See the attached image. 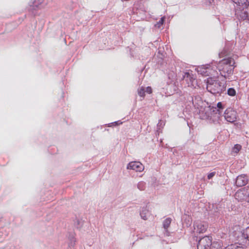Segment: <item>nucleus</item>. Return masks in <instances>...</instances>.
<instances>
[{
	"mask_svg": "<svg viewBox=\"0 0 249 249\" xmlns=\"http://www.w3.org/2000/svg\"><path fill=\"white\" fill-rule=\"evenodd\" d=\"M187 101L192 103L193 106L198 110V113L201 119L205 120L208 118L211 114V106L208 102L203 101L201 97L198 94L189 95Z\"/></svg>",
	"mask_w": 249,
	"mask_h": 249,
	"instance_id": "f257e3e1",
	"label": "nucleus"
},
{
	"mask_svg": "<svg viewBox=\"0 0 249 249\" xmlns=\"http://www.w3.org/2000/svg\"><path fill=\"white\" fill-rule=\"evenodd\" d=\"M206 81V89L208 91L216 96L226 93V81H220L217 78L208 77Z\"/></svg>",
	"mask_w": 249,
	"mask_h": 249,
	"instance_id": "f03ea898",
	"label": "nucleus"
},
{
	"mask_svg": "<svg viewBox=\"0 0 249 249\" xmlns=\"http://www.w3.org/2000/svg\"><path fill=\"white\" fill-rule=\"evenodd\" d=\"M235 64L234 60L231 57L225 58L219 61L217 64L216 69L220 73V74L223 77L225 80L227 78L229 79L233 71Z\"/></svg>",
	"mask_w": 249,
	"mask_h": 249,
	"instance_id": "7ed1b4c3",
	"label": "nucleus"
},
{
	"mask_svg": "<svg viewBox=\"0 0 249 249\" xmlns=\"http://www.w3.org/2000/svg\"><path fill=\"white\" fill-rule=\"evenodd\" d=\"M225 105L219 102L217 104V107L211 106V114L209 115L208 118H206L210 123L213 124L219 123V120L221 116L223 109L225 108Z\"/></svg>",
	"mask_w": 249,
	"mask_h": 249,
	"instance_id": "20e7f679",
	"label": "nucleus"
},
{
	"mask_svg": "<svg viewBox=\"0 0 249 249\" xmlns=\"http://www.w3.org/2000/svg\"><path fill=\"white\" fill-rule=\"evenodd\" d=\"M194 238H196L197 242V249H210L212 241L211 237L205 236L202 238L199 237L198 241L197 237L195 236Z\"/></svg>",
	"mask_w": 249,
	"mask_h": 249,
	"instance_id": "39448f33",
	"label": "nucleus"
},
{
	"mask_svg": "<svg viewBox=\"0 0 249 249\" xmlns=\"http://www.w3.org/2000/svg\"><path fill=\"white\" fill-rule=\"evenodd\" d=\"M237 237L239 245H243L246 247V244L247 241L249 242L248 245L249 244V227L240 232Z\"/></svg>",
	"mask_w": 249,
	"mask_h": 249,
	"instance_id": "423d86ee",
	"label": "nucleus"
},
{
	"mask_svg": "<svg viewBox=\"0 0 249 249\" xmlns=\"http://www.w3.org/2000/svg\"><path fill=\"white\" fill-rule=\"evenodd\" d=\"M224 116L227 122L233 123L236 121L237 113L232 108L229 107L225 111Z\"/></svg>",
	"mask_w": 249,
	"mask_h": 249,
	"instance_id": "0eeeda50",
	"label": "nucleus"
},
{
	"mask_svg": "<svg viewBox=\"0 0 249 249\" xmlns=\"http://www.w3.org/2000/svg\"><path fill=\"white\" fill-rule=\"evenodd\" d=\"M208 227V224L204 222L197 220L194 223V232L202 233L205 232Z\"/></svg>",
	"mask_w": 249,
	"mask_h": 249,
	"instance_id": "6e6552de",
	"label": "nucleus"
},
{
	"mask_svg": "<svg viewBox=\"0 0 249 249\" xmlns=\"http://www.w3.org/2000/svg\"><path fill=\"white\" fill-rule=\"evenodd\" d=\"M182 79L186 82L188 87L195 88L197 80L194 78L193 74L189 72H185L183 75Z\"/></svg>",
	"mask_w": 249,
	"mask_h": 249,
	"instance_id": "1a4fd4ad",
	"label": "nucleus"
},
{
	"mask_svg": "<svg viewBox=\"0 0 249 249\" xmlns=\"http://www.w3.org/2000/svg\"><path fill=\"white\" fill-rule=\"evenodd\" d=\"M127 169L135 170L136 172H141L144 169V166L139 161L130 162L127 165Z\"/></svg>",
	"mask_w": 249,
	"mask_h": 249,
	"instance_id": "9d476101",
	"label": "nucleus"
},
{
	"mask_svg": "<svg viewBox=\"0 0 249 249\" xmlns=\"http://www.w3.org/2000/svg\"><path fill=\"white\" fill-rule=\"evenodd\" d=\"M43 0H34L31 4L29 5L28 10L31 12L33 15H36V11L39 8V5L42 3Z\"/></svg>",
	"mask_w": 249,
	"mask_h": 249,
	"instance_id": "9b49d317",
	"label": "nucleus"
},
{
	"mask_svg": "<svg viewBox=\"0 0 249 249\" xmlns=\"http://www.w3.org/2000/svg\"><path fill=\"white\" fill-rule=\"evenodd\" d=\"M248 183V178L245 175H241L237 177L235 180V185L237 187H242Z\"/></svg>",
	"mask_w": 249,
	"mask_h": 249,
	"instance_id": "f8f14e48",
	"label": "nucleus"
},
{
	"mask_svg": "<svg viewBox=\"0 0 249 249\" xmlns=\"http://www.w3.org/2000/svg\"><path fill=\"white\" fill-rule=\"evenodd\" d=\"M209 208L210 209L209 215L212 216H218L219 215L221 207L218 206L216 204H212L209 206Z\"/></svg>",
	"mask_w": 249,
	"mask_h": 249,
	"instance_id": "ddd939ff",
	"label": "nucleus"
},
{
	"mask_svg": "<svg viewBox=\"0 0 249 249\" xmlns=\"http://www.w3.org/2000/svg\"><path fill=\"white\" fill-rule=\"evenodd\" d=\"M171 221L172 219L170 217H168L163 221V228L165 230L164 234L166 236L170 235V232L168 231L167 229L170 226Z\"/></svg>",
	"mask_w": 249,
	"mask_h": 249,
	"instance_id": "4468645a",
	"label": "nucleus"
},
{
	"mask_svg": "<svg viewBox=\"0 0 249 249\" xmlns=\"http://www.w3.org/2000/svg\"><path fill=\"white\" fill-rule=\"evenodd\" d=\"M233 2L237 4L243 9L247 8L249 6V0H232Z\"/></svg>",
	"mask_w": 249,
	"mask_h": 249,
	"instance_id": "2eb2a0df",
	"label": "nucleus"
},
{
	"mask_svg": "<svg viewBox=\"0 0 249 249\" xmlns=\"http://www.w3.org/2000/svg\"><path fill=\"white\" fill-rule=\"evenodd\" d=\"M68 239L69 241V247L71 249H73L76 242V238H75V234L73 233H70Z\"/></svg>",
	"mask_w": 249,
	"mask_h": 249,
	"instance_id": "dca6fc26",
	"label": "nucleus"
},
{
	"mask_svg": "<svg viewBox=\"0 0 249 249\" xmlns=\"http://www.w3.org/2000/svg\"><path fill=\"white\" fill-rule=\"evenodd\" d=\"M196 70L198 73L201 74L202 76H208L209 75V73H210L209 72V68L204 66H203V67H198L196 69Z\"/></svg>",
	"mask_w": 249,
	"mask_h": 249,
	"instance_id": "f3484780",
	"label": "nucleus"
},
{
	"mask_svg": "<svg viewBox=\"0 0 249 249\" xmlns=\"http://www.w3.org/2000/svg\"><path fill=\"white\" fill-rule=\"evenodd\" d=\"M84 221L82 219L76 218L74 221V227L80 230L83 226Z\"/></svg>",
	"mask_w": 249,
	"mask_h": 249,
	"instance_id": "a211bd4d",
	"label": "nucleus"
},
{
	"mask_svg": "<svg viewBox=\"0 0 249 249\" xmlns=\"http://www.w3.org/2000/svg\"><path fill=\"white\" fill-rule=\"evenodd\" d=\"M222 243L221 241H212L210 249H222Z\"/></svg>",
	"mask_w": 249,
	"mask_h": 249,
	"instance_id": "6ab92c4d",
	"label": "nucleus"
},
{
	"mask_svg": "<svg viewBox=\"0 0 249 249\" xmlns=\"http://www.w3.org/2000/svg\"><path fill=\"white\" fill-rule=\"evenodd\" d=\"M140 214L142 219L145 220L147 219V215L149 214V211L146 207L142 208V210L140 211Z\"/></svg>",
	"mask_w": 249,
	"mask_h": 249,
	"instance_id": "aec40b11",
	"label": "nucleus"
},
{
	"mask_svg": "<svg viewBox=\"0 0 249 249\" xmlns=\"http://www.w3.org/2000/svg\"><path fill=\"white\" fill-rule=\"evenodd\" d=\"M239 242L238 244H239ZM245 247L243 245H239V244L237 245V244L235 243L234 244H231L228 245L227 247L225 248L224 249H245Z\"/></svg>",
	"mask_w": 249,
	"mask_h": 249,
	"instance_id": "412c9836",
	"label": "nucleus"
},
{
	"mask_svg": "<svg viewBox=\"0 0 249 249\" xmlns=\"http://www.w3.org/2000/svg\"><path fill=\"white\" fill-rule=\"evenodd\" d=\"M222 94H228L230 96H234L236 94V91L233 88H230L228 89L227 90H226V93H223Z\"/></svg>",
	"mask_w": 249,
	"mask_h": 249,
	"instance_id": "4be33fe9",
	"label": "nucleus"
},
{
	"mask_svg": "<svg viewBox=\"0 0 249 249\" xmlns=\"http://www.w3.org/2000/svg\"><path fill=\"white\" fill-rule=\"evenodd\" d=\"M137 188L141 191H143L145 188V183L143 181H140L137 184Z\"/></svg>",
	"mask_w": 249,
	"mask_h": 249,
	"instance_id": "5701e85b",
	"label": "nucleus"
},
{
	"mask_svg": "<svg viewBox=\"0 0 249 249\" xmlns=\"http://www.w3.org/2000/svg\"><path fill=\"white\" fill-rule=\"evenodd\" d=\"M240 18L243 20L249 19V14L247 11H243L240 15Z\"/></svg>",
	"mask_w": 249,
	"mask_h": 249,
	"instance_id": "b1692460",
	"label": "nucleus"
},
{
	"mask_svg": "<svg viewBox=\"0 0 249 249\" xmlns=\"http://www.w3.org/2000/svg\"><path fill=\"white\" fill-rule=\"evenodd\" d=\"M145 89L143 87H141L140 89L138 90V95L142 97H144L145 96Z\"/></svg>",
	"mask_w": 249,
	"mask_h": 249,
	"instance_id": "393cba45",
	"label": "nucleus"
},
{
	"mask_svg": "<svg viewBox=\"0 0 249 249\" xmlns=\"http://www.w3.org/2000/svg\"><path fill=\"white\" fill-rule=\"evenodd\" d=\"M242 146L241 145L236 144L233 147V150L235 153H238L241 149Z\"/></svg>",
	"mask_w": 249,
	"mask_h": 249,
	"instance_id": "a878e982",
	"label": "nucleus"
},
{
	"mask_svg": "<svg viewBox=\"0 0 249 249\" xmlns=\"http://www.w3.org/2000/svg\"><path fill=\"white\" fill-rule=\"evenodd\" d=\"M216 173L215 172H211L209 174H208V176H207V178L208 179H212L215 175Z\"/></svg>",
	"mask_w": 249,
	"mask_h": 249,
	"instance_id": "bb28decb",
	"label": "nucleus"
},
{
	"mask_svg": "<svg viewBox=\"0 0 249 249\" xmlns=\"http://www.w3.org/2000/svg\"><path fill=\"white\" fill-rule=\"evenodd\" d=\"M168 88H173V89H174V92L173 93H172V94H173L175 93L176 90V89L177 88V87L176 86V85L174 84H172L171 85H169L168 86Z\"/></svg>",
	"mask_w": 249,
	"mask_h": 249,
	"instance_id": "cd10ccee",
	"label": "nucleus"
},
{
	"mask_svg": "<svg viewBox=\"0 0 249 249\" xmlns=\"http://www.w3.org/2000/svg\"><path fill=\"white\" fill-rule=\"evenodd\" d=\"M122 124V122L121 121H115L113 123H112L110 124H112V125L116 126V125H120Z\"/></svg>",
	"mask_w": 249,
	"mask_h": 249,
	"instance_id": "c85d7f7f",
	"label": "nucleus"
},
{
	"mask_svg": "<svg viewBox=\"0 0 249 249\" xmlns=\"http://www.w3.org/2000/svg\"><path fill=\"white\" fill-rule=\"evenodd\" d=\"M145 91L149 94L151 93L152 92V88L150 87H147Z\"/></svg>",
	"mask_w": 249,
	"mask_h": 249,
	"instance_id": "c756f323",
	"label": "nucleus"
},
{
	"mask_svg": "<svg viewBox=\"0 0 249 249\" xmlns=\"http://www.w3.org/2000/svg\"><path fill=\"white\" fill-rule=\"evenodd\" d=\"M205 1L207 5H211L214 2V0H205Z\"/></svg>",
	"mask_w": 249,
	"mask_h": 249,
	"instance_id": "7c9ffc66",
	"label": "nucleus"
},
{
	"mask_svg": "<svg viewBox=\"0 0 249 249\" xmlns=\"http://www.w3.org/2000/svg\"><path fill=\"white\" fill-rule=\"evenodd\" d=\"M164 22H165V18L162 17L160 18V21H159V23L161 24H162Z\"/></svg>",
	"mask_w": 249,
	"mask_h": 249,
	"instance_id": "2f4dec72",
	"label": "nucleus"
},
{
	"mask_svg": "<svg viewBox=\"0 0 249 249\" xmlns=\"http://www.w3.org/2000/svg\"><path fill=\"white\" fill-rule=\"evenodd\" d=\"M241 193V192H237V193H236L235 194V197H236L237 196H238Z\"/></svg>",
	"mask_w": 249,
	"mask_h": 249,
	"instance_id": "473e14b6",
	"label": "nucleus"
},
{
	"mask_svg": "<svg viewBox=\"0 0 249 249\" xmlns=\"http://www.w3.org/2000/svg\"><path fill=\"white\" fill-rule=\"evenodd\" d=\"M160 122H161V120H160V122L158 123V126H159V125H160L161 124H161H160Z\"/></svg>",
	"mask_w": 249,
	"mask_h": 249,
	"instance_id": "72a5a7b5",
	"label": "nucleus"
},
{
	"mask_svg": "<svg viewBox=\"0 0 249 249\" xmlns=\"http://www.w3.org/2000/svg\"><path fill=\"white\" fill-rule=\"evenodd\" d=\"M188 225H189V226L191 225V223H190L189 220H188V223H187V226H188Z\"/></svg>",
	"mask_w": 249,
	"mask_h": 249,
	"instance_id": "f704fd0d",
	"label": "nucleus"
},
{
	"mask_svg": "<svg viewBox=\"0 0 249 249\" xmlns=\"http://www.w3.org/2000/svg\"><path fill=\"white\" fill-rule=\"evenodd\" d=\"M247 202L249 203V194L248 197Z\"/></svg>",
	"mask_w": 249,
	"mask_h": 249,
	"instance_id": "c9c22d12",
	"label": "nucleus"
}]
</instances>
